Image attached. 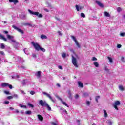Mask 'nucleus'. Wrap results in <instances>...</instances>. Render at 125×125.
<instances>
[{"label":"nucleus","mask_w":125,"mask_h":125,"mask_svg":"<svg viewBox=\"0 0 125 125\" xmlns=\"http://www.w3.org/2000/svg\"><path fill=\"white\" fill-rule=\"evenodd\" d=\"M7 38L8 40H10L12 42H13V46L15 48H17L18 46V42L14 40V37L11 36L8 34L7 35Z\"/></svg>","instance_id":"f257e3e1"},{"label":"nucleus","mask_w":125,"mask_h":125,"mask_svg":"<svg viewBox=\"0 0 125 125\" xmlns=\"http://www.w3.org/2000/svg\"><path fill=\"white\" fill-rule=\"evenodd\" d=\"M28 12L30 14H33V15H36V16H38L39 18H42L43 16L42 14H39V12H34L31 10H28Z\"/></svg>","instance_id":"f03ea898"},{"label":"nucleus","mask_w":125,"mask_h":125,"mask_svg":"<svg viewBox=\"0 0 125 125\" xmlns=\"http://www.w3.org/2000/svg\"><path fill=\"white\" fill-rule=\"evenodd\" d=\"M32 44L34 46V48L37 51H40V49L41 48V46L38 43H35L34 42H31Z\"/></svg>","instance_id":"7ed1b4c3"},{"label":"nucleus","mask_w":125,"mask_h":125,"mask_svg":"<svg viewBox=\"0 0 125 125\" xmlns=\"http://www.w3.org/2000/svg\"><path fill=\"white\" fill-rule=\"evenodd\" d=\"M72 63L76 68H78L79 67L78 63H77V59H76L74 56H72Z\"/></svg>","instance_id":"20e7f679"},{"label":"nucleus","mask_w":125,"mask_h":125,"mask_svg":"<svg viewBox=\"0 0 125 125\" xmlns=\"http://www.w3.org/2000/svg\"><path fill=\"white\" fill-rule=\"evenodd\" d=\"M71 39L75 42L76 45L78 47V48H81V45H80V43H79V42H78V41H77V39H76V37L74 36H71Z\"/></svg>","instance_id":"39448f33"},{"label":"nucleus","mask_w":125,"mask_h":125,"mask_svg":"<svg viewBox=\"0 0 125 125\" xmlns=\"http://www.w3.org/2000/svg\"><path fill=\"white\" fill-rule=\"evenodd\" d=\"M39 105H41L42 107H45L46 105V104H47V103L45 101H43L42 100H41L39 102Z\"/></svg>","instance_id":"423d86ee"},{"label":"nucleus","mask_w":125,"mask_h":125,"mask_svg":"<svg viewBox=\"0 0 125 125\" xmlns=\"http://www.w3.org/2000/svg\"><path fill=\"white\" fill-rule=\"evenodd\" d=\"M55 96H56V97L57 98H58V99H59V100H60L61 101L62 103L63 104V105H64V106H66V107L69 108V105H68V104H67V103H66V102H64V101H63V100L61 99V98L58 95H55Z\"/></svg>","instance_id":"0eeeda50"},{"label":"nucleus","mask_w":125,"mask_h":125,"mask_svg":"<svg viewBox=\"0 0 125 125\" xmlns=\"http://www.w3.org/2000/svg\"><path fill=\"white\" fill-rule=\"evenodd\" d=\"M121 105V102L119 101H116L115 103L113 104V106L116 109V110H119L118 108V106H120Z\"/></svg>","instance_id":"6e6552de"},{"label":"nucleus","mask_w":125,"mask_h":125,"mask_svg":"<svg viewBox=\"0 0 125 125\" xmlns=\"http://www.w3.org/2000/svg\"><path fill=\"white\" fill-rule=\"evenodd\" d=\"M43 94H44V95H46V96H47V97L49 98V99H50V100H51V101H52V102H55V100L52 99V97H51V96H50V94H49L45 92H43Z\"/></svg>","instance_id":"1a4fd4ad"},{"label":"nucleus","mask_w":125,"mask_h":125,"mask_svg":"<svg viewBox=\"0 0 125 125\" xmlns=\"http://www.w3.org/2000/svg\"><path fill=\"white\" fill-rule=\"evenodd\" d=\"M12 28L18 31V32H19V33H21V34H24V31H23V30H22L21 29L16 27V26L12 25Z\"/></svg>","instance_id":"9d476101"},{"label":"nucleus","mask_w":125,"mask_h":125,"mask_svg":"<svg viewBox=\"0 0 125 125\" xmlns=\"http://www.w3.org/2000/svg\"><path fill=\"white\" fill-rule=\"evenodd\" d=\"M14 59L16 62H20L21 61H22L23 60V58L18 56H16L14 57Z\"/></svg>","instance_id":"9b49d317"},{"label":"nucleus","mask_w":125,"mask_h":125,"mask_svg":"<svg viewBox=\"0 0 125 125\" xmlns=\"http://www.w3.org/2000/svg\"><path fill=\"white\" fill-rule=\"evenodd\" d=\"M95 2L97 4H98V5H99V6H100V7H104V5H103V4H102V3L100 2V1H98V0H96Z\"/></svg>","instance_id":"f8f14e48"},{"label":"nucleus","mask_w":125,"mask_h":125,"mask_svg":"<svg viewBox=\"0 0 125 125\" xmlns=\"http://www.w3.org/2000/svg\"><path fill=\"white\" fill-rule=\"evenodd\" d=\"M68 98H69V99H70V100H72V99H73V97H72V93H71V91L68 90Z\"/></svg>","instance_id":"ddd939ff"},{"label":"nucleus","mask_w":125,"mask_h":125,"mask_svg":"<svg viewBox=\"0 0 125 125\" xmlns=\"http://www.w3.org/2000/svg\"><path fill=\"white\" fill-rule=\"evenodd\" d=\"M0 39H1V40H3V41H4L5 42L7 41L6 38H5L3 35H1V33H0Z\"/></svg>","instance_id":"4468645a"},{"label":"nucleus","mask_w":125,"mask_h":125,"mask_svg":"<svg viewBox=\"0 0 125 125\" xmlns=\"http://www.w3.org/2000/svg\"><path fill=\"white\" fill-rule=\"evenodd\" d=\"M69 54H66V53H62V58H65L66 56H68Z\"/></svg>","instance_id":"2eb2a0df"},{"label":"nucleus","mask_w":125,"mask_h":125,"mask_svg":"<svg viewBox=\"0 0 125 125\" xmlns=\"http://www.w3.org/2000/svg\"><path fill=\"white\" fill-rule=\"evenodd\" d=\"M8 83H4L1 84V86H2V87H6V86H8Z\"/></svg>","instance_id":"dca6fc26"},{"label":"nucleus","mask_w":125,"mask_h":125,"mask_svg":"<svg viewBox=\"0 0 125 125\" xmlns=\"http://www.w3.org/2000/svg\"><path fill=\"white\" fill-rule=\"evenodd\" d=\"M37 116L38 117L39 120H40V121H41V122H42V121L43 120V117H42V116L41 115H38Z\"/></svg>","instance_id":"f3484780"},{"label":"nucleus","mask_w":125,"mask_h":125,"mask_svg":"<svg viewBox=\"0 0 125 125\" xmlns=\"http://www.w3.org/2000/svg\"><path fill=\"white\" fill-rule=\"evenodd\" d=\"M104 14L106 17H111V15L108 12H104Z\"/></svg>","instance_id":"a211bd4d"},{"label":"nucleus","mask_w":125,"mask_h":125,"mask_svg":"<svg viewBox=\"0 0 125 125\" xmlns=\"http://www.w3.org/2000/svg\"><path fill=\"white\" fill-rule=\"evenodd\" d=\"M45 107H46L48 110V111H51V107L48 105V104L47 103L46 104V105H45Z\"/></svg>","instance_id":"6ab92c4d"},{"label":"nucleus","mask_w":125,"mask_h":125,"mask_svg":"<svg viewBox=\"0 0 125 125\" xmlns=\"http://www.w3.org/2000/svg\"><path fill=\"white\" fill-rule=\"evenodd\" d=\"M78 83V85L80 87H83V83H82L81 81H79Z\"/></svg>","instance_id":"aec40b11"},{"label":"nucleus","mask_w":125,"mask_h":125,"mask_svg":"<svg viewBox=\"0 0 125 125\" xmlns=\"http://www.w3.org/2000/svg\"><path fill=\"white\" fill-rule=\"evenodd\" d=\"M0 48H1V49H4V48H5V46L4 45V43L0 44Z\"/></svg>","instance_id":"412c9836"},{"label":"nucleus","mask_w":125,"mask_h":125,"mask_svg":"<svg viewBox=\"0 0 125 125\" xmlns=\"http://www.w3.org/2000/svg\"><path fill=\"white\" fill-rule=\"evenodd\" d=\"M104 118H107V117H108V114L107 113V111H106V110H104Z\"/></svg>","instance_id":"4be33fe9"},{"label":"nucleus","mask_w":125,"mask_h":125,"mask_svg":"<svg viewBox=\"0 0 125 125\" xmlns=\"http://www.w3.org/2000/svg\"><path fill=\"white\" fill-rule=\"evenodd\" d=\"M20 77L18 75H14L12 77V79H19Z\"/></svg>","instance_id":"5701e85b"},{"label":"nucleus","mask_w":125,"mask_h":125,"mask_svg":"<svg viewBox=\"0 0 125 125\" xmlns=\"http://www.w3.org/2000/svg\"><path fill=\"white\" fill-rule=\"evenodd\" d=\"M36 76H37L38 78H41V71L37 72L36 74Z\"/></svg>","instance_id":"b1692460"},{"label":"nucleus","mask_w":125,"mask_h":125,"mask_svg":"<svg viewBox=\"0 0 125 125\" xmlns=\"http://www.w3.org/2000/svg\"><path fill=\"white\" fill-rule=\"evenodd\" d=\"M41 38L42 40H43L44 39H47V37L43 34L41 35Z\"/></svg>","instance_id":"393cba45"},{"label":"nucleus","mask_w":125,"mask_h":125,"mask_svg":"<svg viewBox=\"0 0 125 125\" xmlns=\"http://www.w3.org/2000/svg\"><path fill=\"white\" fill-rule=\"evenodd\" d=\"M19 107H20L21 108H25V109H27V106L26 105H24L23 104H20L19 105Z\"/></svg>","instance_id":"a878e982"},{"label":"nucleus","mask_w":125,"mask_h":125,"mask_svg":"<svg viewBox=\"0 0 125 125\" xmlns=\"http://www.w3.org/2000/svg\"><path fill=\"white\" fill-rule=\"evenodd\" d=\"M94 65L96 67V68H98V67H99V64H98V62H94Z\"/></svg>","instance_id":"bb28decb"},{"label":"nucleus","mask_w":125,"mask_h":125,"mask_svg":"<svg viewBox=\"0 0 125 125\" xmlns=\"http://www.w3.org/2000/svg\"><path fill=\"white\" fill-rule=\"evenodd\" d=\"M119 87L120 90H121L122 91H124V90H125V89L124 88V87L122 85H120Z\"/></svg>","instance_id":"cd10ccee"},{"label":"nucleus","mask_w":125,"mask_h":125,"mask_svg":"<svg viewBox=\"0 0 125 125\" xmlns=\"http://www.w3.org/2000/svg\"><path fill=\"white\" fill-rule=\"evenodd\" d=\"M25 114L26 115H31L32 114V111H31L30 110H28V111H26Z\"/></svg>","instance_id":"c85d7f7f"},{"label":"nucleus","mask_w":125,"mask_h":125,"mask_svg":"<svg viewBox=\"0 0 125 125\" xmlns=\"http://www.w3.org/2000/svg\"><path fill=\"white\" fill-rule=\"evenodd\" d=\"M26 83H27V80H23L22 82L23 85H26Z\"/></svg>","instance_id":"c756f323"},{"label":"nucleus","mask_w":125,"mask_h":125,"mask_svg":"<svg viewBox=\"0 0 125 125\" xmlns=\"http://www.w3.org/2000/svg\"><path fill=\"white\" fill-rule=\"evenodd\" d=\"M13 98H16V99H18L19 97H18V95L15 94L13 95Z\"/></svg>","instance_id":"7c9ffc66"},{"label":"nucleus","mask_w":125,"mask_h":125,"mask_svg":"<svg viewBox=\"0 0 125 125\" xmlns=\"http://www.w3.org/2000/svg\"><path fill=\"white\" fill-rule=\"evenodd\" d=\"M107 58H108V60L109 61V62H110V63H113V60L111 59V57H107Z\"/></svg>","instance_id":"2f4dec72"},{"label":"nucleus","mask_w":125,"mask_h":125,"mask_svg":"<svg viewBox=\"0 0 125 125\" xmlns=\"http://www.w3.org/2000/svg\"><path fill=\"white\" fill-rule=\"evenodd\" d=\"M99 98H100V96H96L95 101H96V102H98V99H99Z\"/></svg>","instance_id":"473e14b6"},{"label":"nucleus","mask_w":125,"mask_h":125,"mask_svg":"<svg viewBox=\"0 0 125 125\" xmlns=\"http://www.w3.org/2000/svg\"><path fill=\"white\" fill-rule=\"evenodd\" d=\"M23 25H24V26H29L30 27H32V24L29 23H24Z\"/></svg>","instance_id":"72a5a7b5"},{"label":"nucleus","mask_w":125,"mask_h":125,"mask_svg":"<svg viewBox=\"0 0 125 125\" xmlns=\"http://www.w3.org/2000/svg\"><path fill=\"white\" fill-rule=\"evenodd\" d=\"M104 71H106V72H109V69L107 67V66H104Z\"/></svg>","instance_id":"f704fd0d"},{"label":"nucleus","mask_w":125,"mask_h":125,"mask_svg":"<svg viewBox=\"0 0 125 125\" xmlns=\"http://www.w3.org/2000/svg\"><path fill=\"white\" fill-rule=\"evenodd\" d=\"M28 106H29V107H31V108H34V105L30 103H28Z\"/></svg>","instance_id":"c9c22d12"},{"label":"nucleus","mask_w":125,"mask_h":125,"mask_svg":"<svg viewBox=\"0 0 125 125\" xmlns=\"http://www.w3.org/2000/svg\"><path fill=\"white\" fill-rule=\"evenodd\" d=\"M81 17H83V18H85V15L83 13H81Z\"/></svg>","instance_id":"e433bc0d"},{"label":"nucleus","mask_w":125,"mask_h":125,"mask_svg":"<svg viewBox=\"0 0 125 125\" xmlns=\"http://www.w3.org/2000/svg\"><path fill=\"white\" fill-rule=\"evenodd\" d=\"M40 50H41V51H42L43 52H45V49L43 48H42L40 47Z\"/></svg>","instance_id":"4c0bfd02"},{"label":"nucleus","mask_w":125,"mask_h":125,"mask_svg":"<svg viewBox=\"0 0 125 125\" xmlns=\"http://www.w3.org/2000/svg\"><path fill=\"white\" fill-rule=\"evenodd\" d=\"M75 7L77 11H80V7L78 5H76Z\"/></svg>","instance_id":"58836bf2"},{"label":"nucleus","mask_w":125,"mask_h":125,"mask_svg":"<svg viewBox=\"0 0 125 125\" xmlns=\"http://www.w3.org/2000/svg\"><path fill=\"white\" fill-rule=\"evenodd\" d=\"M117 10L118 12H121V11H122V8H121V7H118Z\"/></svg>","instance_id":"ea45409f"},{"label":"nucleus","mask_w":125,"mask_h":125,"mask_svg":"<svg viewBox=\"0 0 125 125\" xmlns=\"http://www.w3.org/2000/svg\"><path fill=\"white\" fill-rule=\"evenodd\" d=\"M36 92L35 91H30V94L31 95H34V94H35Z\"/></svg>","instance_id":"a19ab883"},{"label":"nucleus","mask_w":125,"mask_h":125,"mask_svg":"<svg viewBox=\"0 0 125 125\" xmlns=\"http://www.w3.org/2000/svg\"><path fill=\"white\" fill-rule=\"evenodd\" d=\"M19 68L20 69H22L23 70H25V69H26V67H25L24 66H21L19 67Z\"/></svg>","instance_id":"79ce46f5"},{"label":"nucleus","mask_w":125,"mask_h":125,"mask_svg":"<svg viewBox=\"0 0 125 125\" xmlns=\"http://www.w3.org/2000/svg\"><path fill=\"white\" fill-rule=\"evenodd\" d=\"M86 105H87V106H89V105H90V102L87 101L86 102Z\"/></svg>","instance_id":"37998d69"},{"label":"nucleus","mask_w":125,"mask_h":125,"mask_svg":"<svg viewBox=\"0 0 125 125\" xmlns=\"http://www.w3.org/2000/svg\"><path fill=\"white\" fill-rule=\"evenodd\" d=\"M8 86L9 88H10V89H12V88H13V87H12V85L11 84H9V83H8Z\"/></svg>","instance_id":"c03bdc74"},{"label":"nucleus","mask_w":125,"mask_h":125,"mask_svg":"<svg viewBox=\"0 0 125 125\" xmlns=\"http://www.w3.org/2000/svg\"><path fill=\"white\" fill-rule=\"evenodd\" d=\"M84 97H86V96H88V93H84L83 94Z\"/></svg>","instance_id":"a18cd8bd"},{"label":"nucleus","mask_w":125,"mask_h":125,"mask_svg":"<svg viewBox=\"0 0 125 125\" xmlns=\"http://www.w3.org/2000/svg\"><path fill=\"white\" fill-rule=\"evenodd\" d=\"M12 98H13V96H8V97H7V99H9V100H10V99H12Z\"/></svg>","instance_id":"49530a36"},{"label":"nucleus","mask_w":125,"mask_h":125,"mask_svg":"<svg viewBox=\"0 0 125 125\" xmlns=\"http://www.w3.org/2000/svg\"><path fill=\"white\" fill-rule=\"evenodd\" d=\"M4 93L7 95L10 94V93H9V91H4Z\"/></svg>","instance_id":"de8ad7c7"},{"label":"nucleus","mask_w":125,"mask_h":125,"mask_svg":"<svg viewBox=\"0 0 125 125\" xmlns=\"http://www.w3.org/2000/svg\"><path fill=\"white\" fill-rule=\"evenodd\" d=\"M13 2H14V4H16V3H18V0H14Z\"/></svg>","instance_id":"09e8293b"},{"label":"nucleus","mask_w":125,"mask_h":125,"mask_svg":"<svg viewBox=\"0 0 125 125\" xmlns=\"http://www.w3.org/2000/svg\"><path fill=\"white\" fill-rule=\"evenodd\" d=\"M58 33L59 34V36H62L63 34H62V33H61V31H59L58 32Z\"/></svg>","instance_id":"8fccbe9b"},{"label":"nucleus","mask_w":125,"mask_h":125,"mask_svg":"<svg viewBox=\"0 0 125 125\" xmlns=\"http://www.w3.org/2000/svg\"><path fill=\"white\" fill-rule=\"evenodd\" d=\"M14 113H15L16 114H18V113H19V110H18V109H16L14 111Z\"/></svg>","instance_id":"3c124183"},{"label":"nucleus","mask_w":125,"mask_h":125,"mask_svg":"<svg viewBox=\"0 0 125 125\" xmlns=\"http://www.w3.org/2000/svg\"><path fill=\"white\" fill-rule=\"evenodd\" d=\"M125 33L124 32L121 33L120 34V36H121V37H125Z\"/></svg>","instance_id":"603ef678"},{"label":"nucleus","mask_w":125,"mask_h":125,"mask_svg":"<svg viewBox=\"0 0 125 125\" xmlns=\"http://www.w3.org/2000/svg\"><path fill=\"white\" fill-rule=\"evenodd\" d=\"M0 54H1V55H4V52H3L2 51H0Z\"/></svg>","instance_id":"864d4df0"},{"label":"nucleus","mask_w":125,"mask_h":125,"mask_svg":"<svg viewBox=\"0 0 125 125\" xmlns=\"http://www.w3.org/2000/svg\"><path fill=\"white\" fill-rule=\"evenodd\" d=\"M32 57H33V58H37V56L36 55V54H33Z\"/></svg>","instance_id":"5fc2aeb1"},{"label":"nucleus","mask_w":125,"mask_h":125,"mask_svg":"<svg viewBox=\"0 0 125 125\" xmlns=\"http://www.w3.org/2000/svg\"><path fill=\"white\" fill-rule=\"evenodd\" d=\"M92 60H93V61H96V60H97V59L96 58H95V57H93Z\"/></svg>","instance_id":"6e6d98bb"},{"label":"nucleus","mask_w":125,"mask_h":125,"mask_svg":"<svg viewBox=\"0 0 125 125\" xmlns=\"http://www.w3.org/2000/svg\"><path fill=\"white\" fill-rule=\"evenodd\" d=\"M58 68H59V69H60V70H63V67H62V66H60V65H59V66H58Z\"/></svg>","instance_id":"4d7b16f0"},{"label":"nucleus","mask_w":125,"mask_h":125,"mask_svg":"<svg viewBox=\"0 0 125 125\" xmlns=\"http://www.w3.org/2000/svg\"><path fill=\"white\" fill-rule=\"evenodd\" d=\"M75 98L76 99H78V98H79V95L76 94V95H75Z\"/></svg>","instance_id":"13d9d810"},{"label":"nucleus","mask_w":125,"mask_h":125,"mask_svg":"<svg viewBox=\"0 0 125 125\" xmlns=\"http://www.w3.org/2000/svg\"><path fill=\"white\" fill-rule=\"evenodd\" d=\"M44 11H46V12H49V10H48L46 8L44 9Z\"/></svg>","instance_id":"bf43d9fd"},{"label":"nucleus","mask_w":125,"mask_h":125,"mask_svg":"<svg viewBox=\"0 0 125 125\" xmlns=\"http://www.w3.org/2000/svg\"><path fill=\"white\" fill-rule=\"evenodd\" d=\"M121 47H122V45H121V44H118V45H117V48H121Z\"/></svg>","instance_id":"052dcab7"},{"label":"nucleus","mask_w":125,"mask_h":125,"mask_svg":"<svg viewBox=\"0 0 125 125\" xmlns=\"http://www.w3.org/2000/svg\"><path fill=\"white\" fill-rule=\"evenodd\" d=\"M20 91L21 93H23V94H26V93H25L23 90H21Z\"/></svg>","instance_id":"680f3d73"},{"label":"nucleus","mask_w":125,"mask_h":125,"mask_svg":"<svg viewBox=\"0 0 125 125\" xmlns=\"http://www.w3.org/2000/svg\"><path fill=\"white\" fill-rule=\"evenodd\" d=\"M9 101H8L4 102V104H9Z\"/></svg>","instance_id":"e2e57ef3"},{"label":"nucleus","mask_w":125,"mask_h":125,"mask_svg":"<svg viewBox=\"0 0 125 125\" xmlns=\"http://www.w3.org/2000/svg\"><path fill=\"white\" fill-rule=\"evenodd\" d=\"M125 58L124 57H122L121 58V60L123 62H125V60H124Z\"/></svg>","instance_id":"0e129e2a"},{"label":"nucleus","mask_w":125,"mask_h":125,"mask_svg":"<svg viewBox=\"0 0 125 125\" xmlns=\"http://www.w3.org/2000/svg\"><path fill=\"white\" fill-rule=\"evenodd\" d=\"M3 33H4V34H8V31H3Z\"/></svg>","instance_id":"69168bd1"},{"label":"nucleus","mask_w":125,"mask_h":125,"mask_svg":"<svg viewBox=\"0 0 125 125\" xmlns=\"http://www.w3.org/2000/svg\"><path fill=\"white\" fill-rule=\"evenodd\" d=\"M52 125H57L56 123H55L54 122H52Z\"/></svg>","instance_id":"338daca9"},{"label":"nucleus","mask_w":125,"mask_h":125,"mask_svg":"<svg viewBox=\"0 0 125 125\" xmlns=\"http://www.w3.org/2000/svg\"><path fill=\"white\" fill-rule=\"evenodd\" d=\"M57 86H58V87H60L61 85L60 84L57 83Z\"/></svg>","instance_id":"774afa93"}]
</instances>
